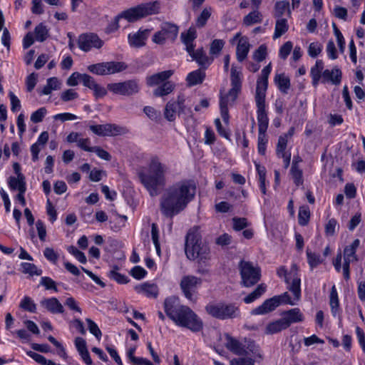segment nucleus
I'll list each match as a JSON object with an SVG mask.
<instances>
[{
    "label": "nucleus",
    "instance_id": "obj_51",
    "mask_svg": "<svg viewBox=\"0 0 365 365\" xmlns=\"http://www.w3.org/2000/svg\"><path fill=\"white\" fill-rule=\"evenodd\" d=\"M293 48V44L291 41L285 42L279 48V56L282 59H286L290 54Z\"/></svg>",
    "mask_w": 365,
    "mask_h": 365
},
{
    "label": "nucleus",
    "instance_id": "obj_2",
    "mask_svg": "<svg viewBox=\"0 0 365 365\" xmlns=\"http://www.w3.org/2000/svg\"><path fill=\"white\" fill-rule=\"evenodd\" d=\"M166 315L178 327L187 328L197 332L202 329V322L188 307L182 305L175 296L167 297L164 301Z\"/></svg>",
    "mask_w": 365,
    "mask_h": 365
},
{
    "label": "nucleus",
    "instance_id": "obj_49",
    "mask_svg": "<svg viewBox=\"0 0 365 365\" xmlns=\"http://www.w3.org/2000/svg\"><path fill=\"white\" fill-rule=\"evenodd\" d=\"M267 56V46L264 44L259 46L253 53V58L257 62H261L264 60Z\"/></svg>",
    "mask_w": 365,
    "mask_h": 365
},
{
    "label": "nucleus",
    "instance_id": "obj_53",
    "mask_svg": "<svg viewBox=\"0 0 365 365\" xmlns=\"http://www.w3.org/2000/svg\"><path fill=\"white\" fill-rule=\"evenodd\" d=\"M86 321L88 324V327L90 332L93 334L98 339H100L102 336V333L98 325L89 318H87Z\"/></svg>",
    "mask_w": 365,
    "mask_h": 365
},
{
    "label": "nucleus",
    "instance_id": "obj_34",
    "mask_svg": "<svg viewBox=\"0 0 365 365\" xmlns=\"http://www.w3.org/2000/svg\"><path fill=\"white\" fill-rule=\"evenodd\" d=\"M289 29V25L286 19H277L273 39H277L284 34Z\"/></svg>",
    "mask_w": 365,
    "mask_h": 365
},
{
    "label": "nucleus",
    "instance_id": "obj_55",
    "mask_svg": "<svg viewBox=\"0 0 365 365\" xmlns=\"http://www.w3.org/2000/svg\"><path fill=\"white\" fill-rule=\"evenodd\" d=\"M108 276L110 279L116 281L119 284H123L129 282V279L125 275L118 272L116 270H111L109 272Z\"/></svg>",
    "mask_w": 365,
    "mask_h": 365
},
{
    "label": "nucleus",
    "instance_id": "obj_20",
    "mask_svg": "<svg viewBox=\"0 0 365 365\" xmlns=\"http://www.w3.org/2000/svg\"><path fill=\"white\" fill-rule=\"evenodd\" d=\"M188 54L192 58V61H195L201 69H206L212 63L213 57H209L203 48H197V50L192 49V51H189Z\"/></svg>",
    "mask_w": 365,
    "mask_h": 365
},
{
    "label": "nucleus",
    "instance_id": "obj_42",
    "mask_svg": "<svg viewBox=\"0 0 365 365\" xmlns=\"http://www.w3.org/2000/svg\"><path fill=\"white\" fill-rule=\"evenodd\" d=\"M289 10V3L287 1H277L274 6V16L277 19H283L282 16Z\"/></svg>",
    "mask_w": 365,
    "mask_h": 365
},
{
    "label": "nucleus",
    "instance_id": "obj_56",
    "mask_svg": "<svg viewBox=\"0 0 365 365\" xmlns=\"http://www.w3.org/2000/svg\"><path fill=\"white\" fill-rule=\"evenodd\" d=\"M46 109L44 107L40 108L31 115V120L33 123H37L43 120L45 115L46 114Z\"/></svg>",
    "mask_w": 365,
    "mask_h": 365
},
{
    "label": "nucleus",
    "instance_id": "obj_44",
    "mask_svg": "<svg viewBox=\"0 0 365 365\" xmlns=\"http://www.w3.org/2000/svg\"><path fill=\"white\" fill-rule=\"evenodd\" d=\"M34 34L36 41L43 42L48 36V29L43 23H41L36 26Z\"/></svg>",
    "mask_w": 365,
    "mask_h": 365
},
{
    "label": "nucleus",
    "instance_id": "obj_21",
    "mask_svg": "<svg viewBox=\"0 0 365 365\" xmlns=\"http://www.w3.org/2000/svg\"><path fill=\"white\" fill-rule=\"evenodd\" d=\"M226 339L225 347L232 353L238 356H246L248 354L246 351L245 346L243 345L239 340L231 336L229 334H225Z\"/></svg>",
    "mask_w": 365,
    "mask_h": 365
},
{
    "label": "nucleus",
    "instance_id": "obj_59",
    "mask_svg": "<svg viewBox=\"0 0 365 365\" xmlns=\"http://www.w3.org/2000/svg\"><path fill=\"white\" fill-rule=\"evenodd\" d=\"M60 82L57 78H50L47 81V84L43 91H51L60 89Z\"/></svg>",
    "mask_w": 365,
    "mask_h": 365
},
{
    "label": "nucleus",
    "instance_id": "obj_27",
    "mask_svg": "<svg viewBox=\"0 0 365 365\" xmlns=\"http://www.w3.org/2000/svg\"><path fill=\"white\" fill-rule=\"evenodd\" d=\"M272 71V63L263 68L261 75L257 81L256 91H266L268 87V78Z\"/></svg>",
    "mask_w": 365,
    "mask_h": 365
},
{
    "label": "nucleus",
    "instance_id": "obj_37",
    "mask_svg": "<svg viewBox=\"0 0 365 365\" xmlns=\"http://www.w3.org/2000/svg\"><path fill=\"white\" fill-rule=\"evenodd\" d=\"M287 328L286 324L281 318L278 320L269 323L266 327L265 333L267 334H273L286 329Z\"/></svg>",
    "mask_w": 365,
    "mask_h": 365
},
{
    "label": "nucleus",
    "instance_id": "obj_50",
    "mask_svg": "<svg viewBox=\"0 0 365 365\" xmlns=\"http://www.w3.org/2000/svg\"><path fill=\"white\" fill-rule=\"evenodd\" d=\"M307 256L308 263L312 269L316 267L318 264L322 262L320 256L314 252H311L309 249L307 250Z\"/></svg>",
    "mask_w": 365,
    "mask_h": 365
},
{
    "label": "nucleus",
    "instance_id": "obj_6",
    "mask_svg": "<svg viewBox=\"0 0 365 365\" xmlns=\"http://www.w3.org/2000/svg\"><path fill=\"white\" fill-rule=\"evenodd\" d=\"M298 302L294 299V296L291 297L288 292H284L281 295L266 299L260 306L252 309L251 314L254 315L265 314L274 310L280 304L295 305Z\"/></svg>",
    "mask_w": 365,
    "mask_h": 365
},
{
    "label": "nucleus",
    "instance_id": "obj_62",
    "mask_svg": "<svg viewBox=\"0 0 365 365\" xmlns=\"http://www.w3.org/2000/svg\"><path fill=\"white\" fill-rule=\"evenodd\" d=\"M32 6H31V12L34 14L41 15L43 14L44 9H43V4L42 2V0H32Z\"/></svg>",
    "mask_w": 365,
    "mask_h": 365
},
{
    "label": "nucleus",
    "instance_id": "obj_47",
    "mask_svg": "<svg viewBox=\"0 0 365 365\" xmlns=\"http://www.w3.org/2000/svg\"><path fill=\"white\" fill-rule=\"evenodd\" d=\"M21 266L24 273L29 274L31 276H40L42 274V270L38 269L34 264L23 262Z\"/></svg>",
    "mask_w": 365,
    "mask_h": 365
},
{
    "label": "nucleus",
    "instance_id": "obj_26",
    "mask_svg": "<svg viewBox=\"0 0 365 365\" xmlns=\"http://www.w3.org/2000/svg\"><path fill=\"white\" fill-rule=\"evenodd\" d=\"M196 38V29L193 27H190L187 31L181 33L180 38L182 43L185 46V50L187 53L195 48L194 41Z\"/></svg>",
    "mask_w": 365,
    "mask_h": 365
},
{
    "label": "nucleus",
    "instance_id": "obj_36",
    "mask_svg": "<svg viewBox=\"0 0 365 365\" xmlns=\"http://www.w3.org/2000/svg\"><path fill=\"white\" fill-rule=\"evenodd\" d=\"M205 77V72L201 69H197L190 73L187 76V83L190 86L201 83Z\"/></svg>",
    "mask_w": 365,
    "mask_h": 365
},
{
    "label": "nucleus",
    "instance_id": "obj_17",
    "mask_svg": "<svg viewBox=\"0 0 365 365\" xmlns=\"http://www.w3.org/2000/svg\"><path fill=\"white\" fill-rule=\"evenodd\" d=\"M238 38L239 41L236 48V58L238 61L242 62L247 58L251 45L247 37L241 36L240 33H237L233 37L232 41H236Z\"/></svg>",
    "mask_w": 365,
    "mask_h": 365
},
{
    "label": "nucleus",
    "instance_id": "obj_29",
    "mask_svg": "<svg viewBox=\"0 0 365 365\" xmlns=\"http://www.w3.org/2000/svg\"><path fill=\"white\" fill-rule=\"evenodd\" d=\"M262 21L263 15L257 8L243 17L242 24L245 26H251L254 24H261Z\"/></svg>",
    "mask_w": 365,
    "mask_h": 365
},
{
    "label": "nucleus",
    "instance_id": "obj_46",
    "mask_svg": "<svg viewBox=\"0 0 365 365\" xmlns=\"http://www.w3.org/2000/svg\"><path fill=\"white\" fill-rule=\"evenodd\" d=\"M19 307L25 311L31 313L36 312V305L32 299L28 296H25L20 302Z\"/></svg>",
    "mask_w": 365,
    "mask_h": 365
},
{
    "label": "nucleus",
    "instance_id": "obj_13",
    "mask_svg": "<svg viewBox=\"0 0 365 365\" xmlns=\"http://www.w3.org/2000/svg\"><path fill=\"white\" fill-rule=\"evenodd\" d=\"M185 99L183 96L179 95L177 100H171L168 101L164 109L165 118L173 122L176 118V113L179 115L185 113L186 106L185 105Z\"/></svg>",
    "mask_w": 365,
    "mask_h": 365
},
{
    "label": "nucleus",
    "instance_id": "obj_16",
    "mask_svg": "<svg viewBox=\"0 0 365 365\" xmlns=\"http://www.w3.org/2000/svg\"><path fill=\"white\" fill-rule=\"evenodd\" d=\"M237 98V93H220V108L222 120L225 124L229 123L230 115L228 107L232 106Z\"/></svg>",
    "mask_w": 365,
    "mask_h": 365
},
{
    "label": "nucleus",
    "instance_id": "obj_1",
    "mask_svg": "<svg viewBox=\"0 0 365 365\" xmlns=\"http://www.w3.org/2000/svg\"><path fill=\"white\" fill-rule=\"evenodd\" d=\"M194 182L183 180L168 186L160 199V210L163 215L172 218L184 210L195 195Z\"/></svg>",
    "mask_w": 365,
    "mask_h": 365
},
{
    "label": "nucleus",
    "instance_id": "obj_35",
    "mask_svg": "<svg viewBox=\"0 0 365 365\" xmlns=\"http://www.w3.org/2000/svg\"><path fill=\"white\" fill-rule=\"evenodd\" d=\"M288 284V289L291 292L294 297V299L299 301L301 299V280L299 277H292V281L289 280Z\"/></svg>",
    "mask_w": 365,
    "mask_h": 365
},
{
    "label": "nucleus",
    "instance_id": "obj_38",
    "mask_svg": "<svg viewBox=\"0 0 365 365\" xmlns=\"http://www.w3.org/2000/svg\"><path fill=\"white\" fill-rule=\"evenodd\" d=\"M329 305L331 307V312L333 316L335 317L339 307V297L335 285L331 287L330 291Z\"/></svg>",
    "mask_w": 365,
    "mask_h": 365
},
{
    "label": "nucleus",
    "instance_id": "obj_40",
    "mask_svg": "<svg viewBox=\"0 0 365 365\" xmlns=\"http://www.w3.org/2000/svg\"><path fill=\"white\" fill-rule=\"evenodd\" d=\"M9 185L11 190H18L20 191L22 187L26 190L25 177L21 175L20 177H10L9 179Z\"/></svg>",
    "mask_w": 365,
    "mask_h": 365
},
{
    "label": "nucleus",
    "instance_id": "obj_39",
    "mask_svg": "<svg viewBox=\"0 0 365 365\" xmlns=\"http://www.w3.org/2000/svg\"><path fill=\"white\" fill-rule=\"evenodd\" d=\"M267 286L264 284H259L257 288L244 298L246 304H250L260 297L266 291Z\"/></svg>",
    "mask_w": 365,
    "mask_h": 365
},
{
    "label": "nucleus",
    "instance_id": "obj_11",
    "mask_svg": "<svg viewBox=\"0 0 365 365\" xmlns=\"http://www.w3.org/2000/svg\"><path fill=\"white\" fill-rule=\"evenodd\" d=\"M179 28L177 25L164 22L160 26V30L155 33L152 40L155 43L163 45L166 41H175L178 34Z\"/></svg>",
    "mask_w": 365,
    "mask_h": 365
},
{
    "label": "nucleus",
    "instance_id": "obj_31",
    "mask_svg": "<svg viewBox=\"0 0 365 365\" xmlns=\"http://www.w3.org/2000/svg\"><path fill=\"white\" fill-rule=\"evenodd\" d=\"M135 289L139 292L145 294L148 297H156L158 294V286L155 284H150L145 282L142 284L138 285Z\"/></svg>",
    "mask_w": 365,
    "mask_h": 365
},
{
    "label": "nucleus",
    "instance_id": "obj_12",
    "mask_svg": "<svg viewBox=\"0 0 365 365\" xmlns=\"http://www.w3.org/2000/svg\"><path fill=\"white\" fill-rule=\"evenodd\" d=\"M77 43L81 51L88 52L94 48L100 49L103 47L104 42L96 34L90 32L79 35Z\"/></svg>",
    "mask_w": 365,
    "mask_h": 365
},
{
    "label": "nucleus",
    "instance_id": "obj_30",
    "mask_svg": "<svg viewBox=\"0 0 365 365\" xmlns=\"http://www.w3.org/2000/svg\"><path fill=\"white\" fill-rule=\"evenodd\" d=\"M324 62L322 60H317L315 65L311 68L310 76L314 86H317L322 81V76L324 70Z\"/></svg>",
    "mask_w": 365,
    "mask_h": 365
},
{
    "label": "nucleus",
    "instance_id": "obj_22",
    "mask_svg": "<svg viewBox=\"0 0 365 365\" xmlns=\"http://www.w3.org/2000/svg\"><path fill=\"white\" fill-rule=\"evenodd\" d=\"M282 319L288 328L292 324L303 322L304 318L299 308H294L289 311L284 312Z\"/></svg>",
    "mask_w": 365,
    "mask_h": 365
},
{
    "label": "nucleus",
    "instance_id": "obj_28",
    "mask_svg": "<svg viewBox=\"0 0 365 365\" xmlns=\"http://www.w3.org/2000/svg\"><path fill=\"white\" fill-rule=\"evenodd\" d=\"M360 241L359 239L354 240L352 243L346 246L344 250V262L351 263L353 261H357L356 252L359 247Z\"/></svg>",
    "mask_w": 365,
    "mask_h": 365
},
{
    "label": "nucleus",
    "instance_id": "obj_10",
    "mask_svg": "<svg viewBox=\"0 0 365 365\" xmlns=\"http://www.w3.org/2000/svg\"><path fill=\"white\" fill-rule=\"evenodd\" d=\"M265 93H256L257 118L259 133H265L269 125V118L266 110Z\"/></svg>",
    "mask_w": 365,
    "mask_h": 365
},
{
    "label": "nucleus",
    "instance_id": "obj_25",
    "mask_svg": "<svg viewBox=\"0 0 365 365\" xmlns=\"http://www.w3.org/2000/svg\"><path fill=\"white\" fill-rule=\"evenodd\" d=\"M173 75V71L170 70L161 71L146 78V83L148 86H157L163 84L164 81H167Z\"/></svg>",
    "mask_w": 365,
    "mask_h": 365
},
{
    "label": "nucleus",
    "instance_id": "obj_3",
    "mask_svg": "<svg viewBox=\"0 0 365 365\" xmlns=\"http://www.w3.org/2000/svg\"><path fill=\"white\" fill-rule=\"evenodd\" d=\"M167 170V166L161 163L158 158H153L149 164L148 170L138 173L141 183L150 196H157L160 192V189L165 185Z\"/></svg>",
    "mask_w": 365,
    "mask_h": 365
},
{
    "label": "nucleus",
    "instance_id": "obj_58",
    "mask_svg": "<svg viewBox=\"0 0 365 365\" xmlns=\"http://www.w3.org/2000/svg\"><path fill=\"white\" fill-rule=\"evenodd\" d=\"M290 173L292 174L294 182L297 186L303 184L302 171L299 168H291Z\"/></svg>",
    "mask_w": 365,
    "mask_h": 365
},
{
    "label": "nucleus",
    "instance_id": "obj_5",
    "mask_svg": "<svg viewBox=\"0 0 365 365\" xmlns=\"http://www.w3.org/2000/svg\"><path fill=\"white\" fill-rule=\"evenodd\" d=\"M185 252L187 257L191 260L199 259L205 262L210 259V249L202 243V236L197 227H194L187 232Z\"/></svg>",
    "mask_w": 365,
    "mask_h": 365
},
{
    "label": "nucleus",
    "instance_id": "obj_54",
    "mask_svg": "<svg viewBox=\"0 0 365 365\" xmlns=\"http://www.w3.org/2000/svg\"><path fill=\"white\" fill-rule=\"evenodd\" d=\"M143 112L152 120L158 121L160 118V112L156 110L153 107H144Z\"/></svg>",
    "mask_w": 365,
    "mask_h": 365
},
{
    "label": "nucleus",
    "instance_id": "obj_48",
    "mask_svg": "<svg viewBox=\"0 0 365 365\" xmlns=\"http://www.w3.org/2000/svg\"><path fill=\"white\" fill-rule=\"evenodd\" d=\"M322 45L318 42H312L309 44L308 48V54L312 58L317 57L322 51Z\"/></svg>",
    "mask_w": 365,
    "mask_h": 365
},
{
    "label": "nucleus",
    "instance_id": "obj_43",
    "mask_svg": "<svg viewBox=\"0 0 365 365\" xmlns=\"http://www.w3.org/2000/svg\"><path fill=\"white\" fill-rule=\"evenodd\" d=\"M81 83L93 91H101V86L96 82L95 79L86 73H83Z\"/></svg>",
    "mask_w": 365,
    "mask_h": 365
},
{
    "label": "nucleus",
    "instance_id": "obj_45",
    "mask_svg": "<svg viewBox=\"0 0 365 365\" xmlns=\"http://www.w3.org/2000/svg\"><path fill=\"white\" fill-rule=\"evenodd\" d=\"M310 218V210L307 206H302L299 207L298 214V222L302 226L308 224Z\"/></svg>",
    "mask_w": 365,
    "mask_h": 365
},
{
    "label": "nucleus",
    "instance_id": "obj_14",
    "mask_svg": "<svg viewBox=\"0 0 365 365\" xmlns=\"http://www.w3.org/2000/svg\"><path fill=\"white\" fill-rule=\"evenodd\" d=\"M201 284L200 278L193 275H185L181 279L180 287L185 297L190 301H194V293Z\"/></svg>",
    "mask_w": 365,
    "mask_h": 365
},
{
    "label": "nucleus",
    "instance_id": "obj_63",
    "mask_svg": "<svg viewBox=\"0 0 365 365\" xmlns=\"http://www.w3.org/2000/svg\"><path fill=\"white\" fill-rule=\"evenodd\" d=\"M230 365H255V361L249 357L235 358L230 361Z\"/></svg>",
    "mask_w": 365,
    "mask_h": 365
},
{
    "label": "nucleus",
    "instance_id": "obj_32",
    "mask_svg": "<svg viewBox=\"0 0 365 365\" xmlns=\"http://www.w3.org/2000/svg\"><path fill=\"white\" fill-rule=\"evenodd\" d=\"M230 79L232 88L230 91H240L242 86V73L234 65L231 68Z\"/></svg>",
    "mask_w": 365,
    "mask_h": 365
},
{
    "label": "nucleus",
    "instance_id": "obj_19",
    "mask_svg": "<svg viewBox=\"0 0 365 365\" xmlns=\"http://www.w3.org/2000/svg\"><path fill=\"white\" fill-rule=\"evenodd\" d=\"M150 34L149 29H139L136 32L130 33L128 36V41L130 46L140 48L145 45L146 40Z\"/></svg>",
    "mask_w": 365,
    "mask_h": 365
},
{
    "label": "nucleus",
    "instance_id": "obj_41",
    "mask_svg": "<svg viewBox=\"0 0 365 365\" xmlns=\"http://www.w3.org/2000/svg\"><path fill=\"white\" fill-rule=\"evenodd\" d=\"M225 41L222 39H214L210 45V54L212 57L218 56L222 51Z\"/></svg>",
    "mask_w": 365,
    "mask_h": 365
},
{
    "label": "nucleus",
    "instance_id": "obj_18",
    "mask_svg": "<svg viewBox=\"0 0 365 365\" xmlns=\"http://www.w3.org/2000/svg\"><path fill=\"white\" fill-rule=\"evenodd\" d=\"M342 72L338 66H334L331 69H325L322 73L321 83L324 84H331L338 86L341 83Z\"/></svg>",
    "mask_w": 365,
    "mask_h": 365
},
{
    "label": "nucleus",
    "instance_id": "obj_60",
    "mask_svg": "<svg viewBox=\"0 0 365 365\" xmlns=\"http://www.w3.org/2000/svg\"><path fill=\"white\" fill-rule=\"evenodd\" d=\"M83 73L78 72L73 73L67 79L66 83L69 86H76L79 83H81Z\"/></svg>",
    "mask_w": 365,
    "mask_h": 365
},
{
    "label": "nucleus",
    "instance_id": "obj_61",
    "mask_svg": "<svg viewBox=\"0 0 365 365\" xmlns=\"http://www.w3.org/2000/svg\"><path fill=\"white\" fill-rule=\"evenodd\" d=\"M232 222L233 228L237 231L242 230L248 226L247 220L245 217H234Z\"/></svg>",
    "mask_w": 365,
    "mask_h": 365
},
{
    "label": "nucleus",
    "instance_id": "obj_52",
    "mask_svg": "<svg viewBox=\"0 0 365 365\" xmlns=\"http://www.w3.org/2000/svg\"><path fill=\"white\" fill-rule=\"evenodd\" d=\"M40 284L43 286L47 290H53L55 292H58L55 281L48 277H41Z\"/></svg>",
    "mask_w": 365,
    "mask_h": 365
},
{
    "label": "nucleus",
    "instance_id": "obj_15",
    "mask_svg": "<svg viewBox=\"0 0 365 365\" xmlns=\"http://www.w3.org/2000/svg\"><path fill=\"white\" fill-rule=\"evenodd\" d=\"M89 128L93 133L99 136H115L126 133L125 128L112 123L92 125L89 126Z\"/></svg>",
    "mask_w": 365,
    "mask_h": 365
},
{
    "label": "nucleus",
    "instance_id": "obj_23",
    "mask_svg": "<svg viewBox=\"0 0 365 365\" xmlns=\"http://www.w3.org/2000/svg\"><path fill=\"white\" fill-rule=\"evenodd\" d=\"M40 304L53 314H63L64 312L63 305L56 297L43 299L40 302Z\"/></svg>",
    "mask_w": 365,
    "mask_h": 365
},
{
    "label": "nucleus",
    "instance_id": "obj_64",
    "mask_svg": "<svg viewBox=\"0 0 365 365\" xmlns=\"http://www.w3.org/2000/svg\"><path fill=\"white\" fill-rule=\"evenodd\" d=\"M44 257L53 263H56L58 259V255L54 251L53 248L46 247L43 251Z\"/></svg>",
    "mask_w": 365,
    "mask_h": 365
},
{
    "label": "nucleus",
    "instance_id": "obj_33",
    "mask_svg": "<svg viewBox=\"0 0 365 365\" xmlns=\"http://www.w3.org/2000/svg\"><path fill=\"white\" fill-rule=\"evenodd\" d=\"M274 83L281 91H286L290 88V79L284 73H276L274 77Z\"/></svg>",
    "mask_w": 365,
    "mask_h": 365
},
{
    "label": "nucleus",
    "instance_id": "obj_7",
    "mask_svg": "<svg viewBox=\"0 0 365 365\" xmlns=\"http://www.w3.org/2000/svg\"><path fill=\"white\" fill-rule=\"evenodd\" d=\"M239 269L241 284L243 287H251L260 280L261 269L258 266H254L252 262L241 260L239 262Z\"/></svg>",
    "mask_w": 365,
    "mask_h": 365
},
{
    "label": "nucleus",
    "instance_id": "obj_24",
    "mask_svg": "<svg viewBox=\"0 0 365 365\" xmlns=\"http://www.w3.org/2000/svg\"><path fill=\"white\" fill-rule=\"evenodd\" d=\"M110 91H134L140 89L136 80H129L120 83H111L108 86Z\"/></svg>",
    "mask_w": 365,
    "mask_h": 365
},
{
    "label": "nucleus",
    "instance_id": "obj_4",
    "mask_svg": "<svg viewBox=\"0 0 365 365\" xmlns=\"http://www.w3.org/2000/svg\"><path fill=\"white\" fill-rule=\"evenodd\" d=\"M160 3L158 1L140 4L131 7L116 16L111 21L105 29L106 34H111L119 29V19H125L129 22H135L148 16L160 13Z\"/></svg>",
    "mask_w": 365,
    "mask_h": 365
},
{
    "label": "nucleus",
    "instance_id": "obj_8",
    "mask_svg": "<svg viewBox=\"0 0 365 365\" xmlns=\"http://www.w3.org/2000/svg\"><path fill=\"white\" fill-rule=\"evenodd\" d=\"M205 309L212 317L222 320L236 318L240 314L239 307L233 304H208Z\"/></svg>",
    "mask_w": 365,
    "mask_h": 365
},
{
    "label": "nucleus",
    "instance_id": "obj_9",
    "mask_svg": "<svg viewBox=\"0 0 365 365\" xmlns=\"http://www.w3.org/2000/svg\"><path fill=\"white\" fill-rule=\"evenodd\" d=\"M127 68L123 62L107 61L89 65L87 70L98 76H106L121 72Z\"/></svg>",
    "mask_w": 365,
    "mask_h": 365
},
{
    "label": "nucleus",
    "instance_id": "obj_57",
    "mask_svg": "<svg viewBox=\"0 0 365 365\" xmlns=\"http://www.w3.org/2000/svg\"><path fill=\"white\" fill-rule=\"evenodd\" d=\"M151 237L153 244L155 247L156 251L160 252V242H159V232L158 226L155 223H153L151 225Z\"/></svg>",
    "mask_w": 365,
    "mask_h": 365
}]
</instances>
